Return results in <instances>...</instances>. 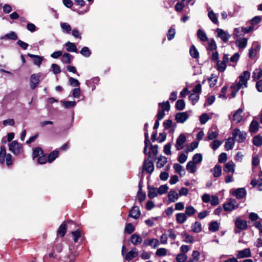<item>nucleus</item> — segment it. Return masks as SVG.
Masks as SVG:
<instances>
[{
  "instance_id": "1",
  "label": "nucleus",
  "mask_w": 262,
  "mask_h": 262,
  "mask_svg": "<svg viewBox=\"0 0 262 262\" xmlns=\"http://www.w3.org/2000/svg\"><path fill=\"white\" fill-rule=\"evenodd\" d=\"M232 138L234 140H236L238 143L244 142L247 137V133L244 132H242L238 128H235L233 130Z\"/></svg>"
},
{
  "instance_id": "2",
  "label": "nucleus",
  "mask_w": 262,
  "mask_h": 262,
  "mask_svg": "<svg viewBox=\"0 0 262 262\" xmlns=\"http://www.w3.org/2000/svg\"><path fill=\"white\" fill-rule=\"evenodd\" d=\"M9 149L15 155H18L23 151L21 144L16 141H12L9 145Z\"/></svg>"
},
{
  "instance_id": "3",
  "label": "nucleus",
  "mask_w": 262,
  "mask_h": 262,
  "mask_svg": "<svg viewBox=\"0 0 262 262\" xmlns=\"http://www.w3.org/2000/svg\"><path fill=\"white\" fill-rule=\"evenodd\" d=\"M235 226L236 227L234 229L235 233H239L242 230H246L248 227L247 222L239 219H237L235 221Z\"/></svg>"
},
{
  "instance_id": "4",
  "label": "nucleus",
  "mask_w": 262,
  "mask_h": 262,
  "mask_svg": "<svg viewBox=\"0 0 262 262\" xmlns=\"http://www.w3.org/2000/svg\"><path fill=\"white\" fill-rule=\"evenodd\" d=\"M215 32L217 33L216 36L220 38L224 42H227L231 36L228 32L220 28L216 29Z\"/></svg>"
},
{
  "instance_id": "5",
  "label": "nucleus",
  "mask_w": 262,
  "mask_h": 262,
  "mask_svg": "<svg viewBox=\"0 0 262 262\" xmlns=\"http://www.w3.org/2000/svg\"><path fill=\"white\" fill-rule=\"evenodd\" d=\"M250 73L248 71H244L239 76V82L241 85H244V87H247V82L249 79Z\"/></svg>"
},
{
  "instance_id": "6",
  "label": "nucleus",
  "mask_w": 262,
  "mask_h": 262,
  "mask_svg": "<svg viewBox=\"0 0 262 262\" xmlns=\"http://www.w3.org/2000/svg\"><path fill=\"white\" fill-rule=\"evenodd\" d=\"M40 74H33L30 77V88L35 89L39 82Z\"/></svg>"
},
{
  "instance_id": "7",
  "label": "nucleus",
  "mask_w": 262,
  "mask_h": 262,
  "mask_svg": "<svg viewBox=\"0 0 262 262\" xmlns=\"http://www.w3.org/2000/svg\"><path fill=\"white\" fill-rule=\"evenodd\" d=\"M246 190L244 188H239L233 190L232 195L237 199H241L246 196Z\"/></svg>"
},
{
  "instance_id": "8",
  "label": "nucleus",
  "mask_w": 262,
  "mask_h": 262,
  "mask_svg": "<svg viewBox=\"0 0 262 262\" xmlns=\"http://www.w3.org/2000/svg\"><path fill=\"white\" fill-rule=\"evenodd\" d=\"M189 115L187 112L178 113L175 116V119L178 123H183L188 118Z\"/></svg>"
},
{
  "instance_id": "9",
  "label": "nucleus",
  "mask_w": 262,
  "mask_h": 262,
  "mask_svg": "<svg viewBox=\"0 0 262 262\" xmlns=\"http://www.w3.org/2000/svg\"><path fill=\"white\" fill-rule=\"evenodd\" d=\"M143 169L149 173H152L154 170V165L152 162L145 159L143 165Z\"/></svg>"
},
{
  "instance_id": "10",
  "label": "nucleus",
  "mask_w": 262,
  "mask_h": 262,
  "mask_svg": "<svg viewBox=\"0 0 262 262\" xmlns=\"http://www.w3.org/2000/svg\"><path fill=\"white\" fill-rule=\"evenodd\" d=\"M186 139L185 136L181 134L179 135L176 141V147L177 150H179L183 148V144L186 142Z\"/></svg>"
},
{
  "instance_id": "11",
  "label": "nucleus",
  "mask_w": 262,
  "mask_h": 262,
  "mask_svg": "<svg viewBox=\"0 0 262 262\" xmlns=\"http://www.w3.org/2000/svg\"><path fill=\"white\" fill-rule=\"evenodd\" d=\"M141 215L140 208L138 206H135L131 209L128 216L131 217L134 219H138Z\"/></svg>"
},
{
  "instance_id": "12",
  "label": "nucleus",
  "mask_w": 262,
  "mask_h": 262,
  "mask_svg": "<svg viewBox=\"0 0 262 262\" xmlns=\"http://www.w3.org/2000/svg\"><path fill=\"white\" fill-rule=\"evenodd\" d=\"M143 245L151 246L153 248H155L159 245V241L156 238L147 239L144 240Z\"/></svg>"
},
{
  "instance_id": "13",
  "label": "nucleus",
  "mask_w": 262,
  "mask_h": 262,
  "mask_svg": "<svg viewBox=\"0 0 262 262\" xmlns=\"http://www.w3.org/2000/svg\"><path fill=\"white\" fill-rule=\"evenodd\" d=\"M251 253L249 248H246L243 250L238 251L237 253V258H243L251 256Z\"/></svg>"
},
{
  "instance_id": "14",
  "label": "nucleus",
  "mask_w": 262,
  "mask_h": 262,
  "mask_svg": "<svg viewBox=\"0 0 262 262\" xmlns=\"http://www.w3.org/2000/svg\"><path fill=\"white\" fill-rule=\"evenodd\" d=\"M144 137H145V140H144V144L145 146L144 148V153L145 155H148V159H152L153 158H151V153L150 151H148L147 152V147L149 145V144H150V141L149 140V136L148 133H145L144 134Z\"/></svg>"
},
{
  "instance_id": "15",
  "label": "nucleus",
  "mask_w": 262,
  "mask_h": 262,
  "mask_svg": "<svg viewBox=\"0 0 262 262\" xmlns=\"http://www.w3.org/2000/svg\"><path fill=\"white\" fill-rule=\"evenodd\" d=\"M138 254V251L136 248H134L126 253L124 258L126 260L129 261L131 260L134 257L136 256Z\"/></svg>"
},
{
  "instance_id": "16",
  "label": "nucleus",
  "mask_w": 262,
  "mask_h": 262,
  "mask_svg": "<svg viewBox=\"0 0 262 262\" xmlns=\"http://www.w3.org/2000/svg\"><path fill=\"white\" fill-rule=\"evenodd\" d=\"M168 198L169 202H175L178 200L179 194L176 192V191L171 190L168 193Z\"/></svg>"
},
{
  "instance_id": "17",
  "label": "nucleus",
  "mask_w": 262,
  "mask_h": 262,
  "mask_svg": "<svg viewBox=\"0 0 262 262\" xmlns=\"http://www.w3.org/2000/svg\"><path fill=\"white\" fill-rule=\"evenodd\" d=\"M243 112V110L239 108H238L233 114V121H235L236 123H239L242 120L243 117L242 116V114Z\"/></svg>"
},
{
  "instance_id": "18",
  "label": "nucleus",
  "mask_w": 262,
  "mask_h": 262,
  "mask_svg": "<svg viewBox=\"0 0 262 262\" xmlns=\"http://www.w3.org/2000/svg\"><path fill=\"white\" fill-rule=\"evenodd\" d=\"M235 165L233 162L229 161L225 164L224 171L226 173L229 172L233 173L235 171Z\"/></svg>"
},
{
  "instance_id": "19",
  "label": "nucleus",
  "mask_w": 262,
  "mask_h": 262,
  "mask_svg": "<svg viewBox=\"0 0 262 262\" xmlns=\"http://www.w3.org/2000/svg\"><path fill=\"white\" fill-rule=\"evenodd\" d=\"M148 196L149 199H152L156 197L159 193H158V189L154 187L148 186Z\"/></svg>"
},
{
  "instance_id": "20",
  "label": "nucleus",
  "mask_w": 262,
  "mask_h": 262,
  "mask_svg": "<svg viewBox=\"0 0 262 262\" xmlns=\"http://www.w3.org/2000/svg\"><path fill=\"white\" fill-rule=\"evenodd\" d=\"M130 242L134 245H138L142 242L141 236L137 234H133L130 236Z\"/></svg>"
},
{
  "instance_id": "21",
  "label": "nucleus",
  "mask_w": 262,
  "mask_h": 262,
  "mask_svg": "<svg viewBox=\"0 0 262 262\" xmlns=\"http://www.w3.org/2000/svg\"><path fill=\"white\" fill-rule=\"evenodd\" d=\"M28 55L30 57L34 58L33 62L35 65H36L38 67H39L40 66L43 60V58L41 57L38 55H33L30 53H29Z\"/></svg>"
},
{
  "instance_id": "22",
  "label": "nucleus",
  "mask_w": 262,
  "mask_h": 262,
  "mask_svg": "<svg viewBox=\"0 0 262 262\" xmlns=\"http://www.w3.org/2000/svg\"><path fill=\"white\" fill-rule=\"evenodd\" d=\"M66 47V50L68 52H77V49L75 43L68 41L64 45Z\"/></svg>"
},
{
  "instance_id": "23",
  "label": "nucleus",
  "mask_w": 262,
  "mask_h": 262,
  "mask_svg": "<svg viewBox=\"0 0 262 262\" xmlns=\"http://www.w3.org/2000/svg\"><path fill=\"white\" fill-rule=\"evenodd\" d=\"M61 61L63 63H70L73 59V56L69 53H64L62 55Z\"/></svg>"
},
{
  "instance_id": "24",
  "label": "nucleus",
  "mask_w": 262,
  "mask_h": 262,
  "mask_svg": "<svg viewBox=\"0 0 262 262\" xmlns=\"http://www.w3.org/2000/svg\"><path fill=\"white\" fill-rule=\"evenodd\" d=\"M176 221L179 224H183L187 220V216L184 213H178L176 215Z\"/></svg>"
},
{
  "instance_id": "25",
  "label": "nucleus",
  "mask_w": 262,
  "mask_h": 262,
  "mask_svg": "<svg viewBox=\"0 0 262 262\" xmlns=\"http://www.w3.org/2000/svg\"><path fill=\"white\" fill-rule=\"evenodd\" d=\"M234 145V140L231 138H229L225 142V147L226 150L232 149Z\"/></svg>"
},
{
  "instance_id": "26",
  "label": "nucleus",
  "mask_w": 262,
  "mask_h": 262,
  "mask_svg": "<svg viewBox=\"0 0 262 262\" xmlns=\"http://www.w3.org/2000/svg\"><path fill=\"white\" fill-rule=\"evenodd\" d=\"M211 171L213 172V175L215 178L219 177L222 174V167L216 165L213 169H211Z\"/></svg>"
},
{
  "instance_id": "27",
  "label": "nucleus",
  "mask_w": 262,
  "mask_h": 262,
  "mask_svg": "<svg viewBox=\"0 0 262 262\" xmlns=\"http://www.w3.org/2000/svg\"><path fill=\"white\" fill-rule=\"evenodd\" d=\"M67 226L64 222L62 223L59 227L57 233V235L63 237L66 233Z\"/></svg>"
},
{
  "instance_id": "28",
  "label": "nucleus",
  "mask_w": 262,
  "mask_h": 262,
  "mask_svg": "<svg viewBox=\"0 0 262 262\" xmlns=\"http://www.w3.org/2000/svg\"><path fill=\"white\" fill-rule=\"evenodd\" d=\"M167 158L165 156H161L158 159L157 167L158 168H161L164 166V165L167 163Z\"/></svg>"
},
{
  "instance_id": "29",
  "label": "nucleus",
  "mask_w": 262,
  "mask_h": 262,
  "mask_svg": "<svg viewBox=\"0 0 262 262\" xmlns=\"http://www.w3.org/2000/svg\"><path fill=\"white\" fill-rule=\"evenodd\" d=\"M196 166L192 161H189L186 165V169L191 173H194L196 170Z\"/></svg>"
},
{
  "instance_id": "30",
  "label": "nucleus",
  "mask_w": 262,
  "mask_h": 262,
  "mask_svg": "<svg viewBox=\"0 0 262 262\" xmlns=\"http://www.w3.org/2000/svg\"><path fill=\"white\" fill-rule=\"evenodd\" d=\"M173 168L175 170L176 172L179 173L180 175H184L185 174V171L182 166L178 163H176L173 165Z\"/></svg>"
},
{
  "instance_id": "31",
  "label": "nucleus",
  "mask_w": 262,
  "mask_h": 262,
  "mask_svg": "<svg viewBox=\"0 0 262 262\" xmlns=\"http://www.w3.org/2000/svg\"><path fill=\"white\" fill-rule=\"evenodd\" d=\"M259 127V123L257 121L253 120L249 126V130L252 133H255L257 131Z\"/></svg>"
},
{
  "instance_id": "32",
  "label": "nucleus",
  "mask_w": 262,
  "mask_h": 262,
  "mask_svg": "<svg viewBox=\"0 0 262 262\" xmlns=\"http://www.w3.org/2000/svg\"><path fill=\"white\" fill-rule=\"evenodd\" d=\"M209 230L211 232H216L219 229V225L216 221H212L209 224Z\"/></svg>"
},
{
  "instance_id": "33",
  "label": "nucleus",
  "mask_w": 262,
  "mask_h": 262,
  "mask_svg": "<svg viewBox=\"0 0 262 262\" xmlns=\"http://www.w3.org/2000/svg\"><path fill=\"white\" fill-rule=\"evenodd\" d=\"M236 44L239 48H245L247 44V39L245 38H240L236 41Z\"/></svg>"
},
{
  "instance_id": "34",
  "label": "nucleus",
  "mask_w": 262,
  "mask_h": 262,
  "mask_svg": "<svg viewBox=\"0 0 262 262\" xmlns=\"http://www.w3.org/2000/svg\"><path fill=\"white\" fill-rule=\"evenodd\" d=\"M150 146V151L151 153V158H153L152 159L155 158V157L157 156L158 152V146L157 145H153L150 142L149 144Z\"/></svg>"
},
{
  "instance_id": "35",
  "label": "nucleus",
  "mask_w": 262,
  "mask_h": 262,
  "mask_svg": "<svg viewBox=\"0 0 262 262\" xmlns=\"http://www.w3.org/2000/svg\"><path fill=\"white\" fill-rule=\"evenodd\" d=\"M159 106L160 107L161 111H169L170 110V104L168 101H166V102H163L162 103H159Z\"/></svg>"
},
{
  "instance_id": "36",
  "label": "nucleus",
  "mask_w": 262,
  "mask_h": 262,
  "mask_svg": "<svg viewBox=\"0 0 262 262\" xmlns=\"http://www.w3.org/2000/svg\"><path fill=\"white\" fill-rule=\"evenodd\" d=\"M197 35L202 41H206L208 40L206 33L201 29H199L197 31Z\"/></svg>"
},
{
  "instance_id": "37",
  "label": "nucleus",
  "mask_w": 262,
  "mask_h": 262,
  "mask_svg": "<svg viewBox=\"0 0 262 262\" xmlns=\"http://www.w3.org/2000/svg\"><path fill=\"white\" fill-rule=\"evenodd\" d=\"M192 231L195 233H199L202 230V225L201 223L199 222H195L191 226Z\"/></svg>"
},
{
  "instance_id": "38",
  "label": "nucleus",
  "mask_w": 262,
  "mask_h": 262,
  "mask_svg": "<svg viewBox=\"0 0 262 262\" xmlns=\"http://www.w3.org/2000/svg\"><path fill=\"white\" fill-rule=\"evenodd\" d=\"M58 156V151L54 150L47 156L48 162L49 163L52 162Z\"/></svg>"
},
{
  "instance_id": "39",
  "label": "nucleus",
  "mask_w": 262,
  "mask_h": 262,
  "mask_svg": "<svg viewBox=\"0 0 262 262\" xmlns=\"http://www.w3.org/2000/svg\"><path fill=\"white\" fill-rule=\"evenodd\" d=\"M253 144L257 147L262 145V137L260 135H256L253 138Z\"/></svg>"
},
{
  "instance_id": "40",
  "label": "nucleus",
  "mask_w": 262,
  "mask_h": 262,
  "mask_svg": "<svg viewBox=\"0 0 262 262\" xmlns=\"http://www.w3.org/2000/svg\"><path fill=\"white\" fill-rule=\"evenodd\" d=\"M262 76V69H255L252 75V78L254 80H258Z\"/></svg>"
},
{
  "instance_id": "41",
  "label": "nucleus",
  "mask_w": 262,
  "mask_h": 262,
  "mask_svg": "<svg viewBox=\"0 0 262 262\" xmlns=\"http://www.w3.org/2000/svg\"><path fill=\"white\" fill-rule=\"evenodd\" d=\"M6 156V149L5 147L4 146H1L0 150V163H4Z\"/></svg>"
},
{
  "instance_id": "42",
  "label": "nucleus",
  "mask_w": 262,
  "mask_h": 262,
  "mask_svg": "<svg viewBox=\"0 0 262 262\" xmlns=\"http://www.w3.org/2000/svg\"><path fill=\"white\" fill-rule=\"evenodd\" d=\"M189 53L193 58H197L199 56V53L194 45L190 47Z\"/></svg>"
},
{
  "instance_id": "43",
  "label": "nucleus",
  "mask_w": 262,
  "mask_h": 262,
  "mask_svg": "<svg viewBox=\"0 0 262 262\" xmlns=\"http://www.w3.org/2000/svg\"><path fill=\"white\" fill-rule=\"evenodd\" d=\"M185 106V103L184 100H178L176 103V108L177 110H183Z\"/></svg>"
},
{
  "instance_id": "44",
  "label": "nucleus",
  "mask_w": 262,
  "mask_h": 262,
  "mask_svg": "<svg viewBox=\"0 0 262 262\" xmlns=\"http://www.w3.org/2000/svg\"><path fill=\"white\" fill-rule=\"evenodd\" d=\"M217 70L220 72L225 71L227 67L226 63L220 60L217 61Z\"/></svg>"
},
{
  "instance_id": "45",
  "label": "nucleus",
  "mask_w": 262,
  "mask_h": 262,
  "mask_svg": "<svg viewBox=\"0 0 262 262\" xmlns=\"http://www.w3.org/2000/svg\"><path fill=\"white\" fill-rule=\"evenodd\" d=\"M217 46L214 39L212 38L208 41V46L207 50L209 51H214L216 49Z\"/></svg>"
},
{
  "instance_id": "46",
  "label": "nucleus",
  "mask_w": 262,
  "mask_h": 262,
  "mask_svg": "<svg viewBox=\"0 0 262 262\" xmlns=\"http://www.w3.org/2000/svg\"><path fill=\"white\" fill-rule=\"evenodd\" d=\"M135 230V227L131 223H127L125 225L124 231L127 234H132Z\"/></svg>"
},
{
  "instance_id": "47",
  "label": "nucleus",
  "mask_w": 262,
  "mask_h": 262,
  "mask_svg": "<svg viewBox=\"0 0 262 262\" xmlns=\"http://www.w3.org/2000/svg\"><path fill=\"white\" fill-rule=\"evenodd\" d=\"M60 26L63 32L64 33H69L71 30V27L70 25L67 23H61L60 24Z\"/></svg>"
},
{
  "instance_id": "48",
  "label": "nucleus",
  "mask_w": 262,
  "mask_h": 262,
  "mask_svg": "<svg viewBox=\"0 0 262 262\" xmlns=\"http://www.w3.org/2000/svg\"><path fill=\"white\" fill-rule=\"evenodd\" d=\"M196 212L195 208L192 206H189L186 207L185 209V214L189 216L193 215Z\"/></svg>"
},
{
  "instance_id": "49",
  "label": "nucleus",
  "mask_w": 262,
  "mask_h": 262,
  "mask_svg": "<svg viewBox=\"0 0 262 262\" xmlns=\"http://www.w3.org/2000/svg\"><path fill=\"white\" fill-rule=\"evenodd\" d=\"M43 154V151L42 149L40 147H35L33 150V159H34L35 158L37 157H39L40 155Z\"/></svg>"
},
{
  "instance_id": "50",
  "label": "nucleus",
  "mask_w": 262,
  "mask_h": 262,
  "mask_svg": "<svg viewBox=\"0 0 262 262\" xmlns=\"http://www.w3.org/2000/svg\"><path fill=\"white\" fill-rule=\"evenodd\" d=\"M208 17L214 24H217L219 23L216 14H215L213 11H211L209 12Z\"/></svg>"
},
{
  "instance_id": "51",
  "label": "nucleus",
  "mask_w": 262,
  "mask_h": 262,
  "mask_svg": "<svg viewBox=\"0 0 262 262\" xmlns=\"http://www.w3.org/2000/svg\"><path fill=\"white\" fill-rule=\"evenodd\" d=\"M189 100L191 101L193 105H194L199 99V95L198 94H191L189 96Z\"/></svg>"
},
{
  "instance_id": "52",
  "label": "nucleus",
  "mask_w": 262,
  "mask_h": 262,
  "mask_svg": "<svg viewBox=\"0 0 262 262\" xmlns=\"http://www.w3.org/2000/svg\"><path fill=\"white\" fill-rule=\"evenodd\" d=\"M61 103H62L63 106L66 108H71L73 107L76 105V102L75 101H60Z\"/></svg>"
},
{
  "instance_id": "53",
  "label": "nucleus",
  "mask_w": 262,
  "mask_h": 262,
  "mask_svg": "<svg viewBox=\"0 0 262 262\" xmlns=\"http://www.w3.org/2000/svg\"><path fill=\"white\" fill-rule=\"evenodd\" d=\"M219 134L216 131L209 130L207 134V138L209 140H212L217 137Z\"/></svg>"
},
{
  "instance_id": "54",
  "label": "nucleus",
  "mask_w": 262,
  "mask_h": 262,
  "mask_svg": "<svg viewBox=\"0 0 262 262\" xmlns=\"http://www.w3.org/2000/svg\"><path fill=\"white\" fill-rule=\"evenodd\" d=\"M71 233L73 236L74 242H77L78 238L81 235V231L79 229H77L76 231H72Z\"/></svg>"
},
{
  "instance_id": "55",
  "label": "nucleus",
  "mask_w": 262,
  "mask_h": 262,
  "mask_svg": "<svg viewBox=\"0 0 262 262\" xmlns=\"http://www.w3.org/2000/svg\"><path fill=\"white\" fill-rule=\"evenodd\" d=\"M187 259V256L185 253H179L176 257V260L178 262H185Z\"/></svg>"
},
{
  "instance_id": "56",
  "label": "nucleus",
  "mask_w": 262,
  "mask_h": 262,
  "mask_svg": "<svg viewBox=\"0 0 262 262\" xmlns=\"http://www.w3.org/2000/svg\"><path fill=\"white\" fill-rule=\"evenodd\" d=\"M202 161V156L201 154H195L192 158V162L194 164H199Z\"/></svg>"
},
{
  "instance_id": "57",
  "label": "nucleus",
  "mask_w": 262,
  "mask_h": 262,
  "mask_svg": "<svg viewBox=\"0 0 262 262\" xmlns=\"http://www.w3.org/2000/svg\"><path fill=\"white\" fill-rule=\"evenodd\" d=\"M168 189V187L166 185H162L158 189V193L160 195L165 194Z\"/></svg>"
},
{
  "instance_id": "58",
  "label": "nucleus",
  "mask_w": 262,
  "mask_h": 262,
  "mask_svg": "<svg viewBox=\"0 0 262 262\" xmlns=\"http://www.w3.org/2000/svg\"><path fill=\"white\" fill-rule=\"evenodd\" d=\"M5 37H7V39L15 40L17 39V35L15 32L13 31H11L10 33H8L5 35Z\"/></svg>"
},
{
  "instance_id": "59",
  "label": "nucleus",
  "mask_w": 262,
  "mask_h": 262,
  "mask_svg": "<svg viewBox=\"0 0 262 262\" xmlns=\"http://www.w3.org/2000/svg\"><path fill=\"white\" fill-rule=\"evenodd\" d=\"M223 208L226 211H231L234 210L233 204H231L229 201L226 203L224 204Z\"/></svg>"
},
{
  "instance_id": "60",
  "label": "nucleus",
  "mask_w": 262,
  "mask_h": 262,
  "mask_svg": "<svg viewBox=\"0 0 262 262\" xmlns=\"http://www.w3.org/2000/svg\"><path fill=\"white\" fill-rule=\"evenodd\" d=\"M176 32L175 29L172 28H170L167 33V38L169 40H171L175 36Z\"/></svg>"
},
{
  "instance_id": "61",
  "label": "nucleus",
  "mask_w": 262,
  "mask_h": 262,
  "mask_svg": "<svg viewBox=\"0 0 262 262\" xmlns=\"http://www.w3.org/2000/svg\"><path fill=\"white\" fill-rule=\"evenodd\" d=\"M222 144V142L218 140H214L210 145V147L212 148L213 150H215L217 149Z\"/></svg>"
},
{
  "instance_id": "62",
  "label": "nucleus",
  "mask_w": 262,
  "mask_h": 262,
  "mask_svg": "<svg viewBox=\"0 0 262 262\" xmlns=\"http://www.w3.org/2000/svg\"><path fill=\"white\" fill-rule=\"evenodd\" d=\"M80 53L86 57H89L91 54L89 48L86 47H84L82 48L80 51Z\"/></svg>"
},
{
  "instance_id": "63",
  "label": "nucleus",
  "mask_w": 262,
  "mask_h": 262,
  "mask_svg": "<svg viewBox=\"0 0 262 262\" xmlns=\"http://www.w3.org/2000/svg\"><path fill=\"white\" fill-rule=\"evenodd\" d=\"M209 118L207 114L204 113L200 117V121L202 124L206 123L209 120Z\"/></svg>"
},
{
  "instance_id": "64",
  "label": "nucleus",
  "mask_w": 262,
  "mask_h": 262,
  "mask_svg": "<svg viewBox=\"0 0 262 262\" xmlns=\"http://www.w3.org/2000/svg\"><path fill=\"white\" fill-rule=\"evenodd\" d=\"M51 68L53 73L55 74H59L61 72L60 67L56 63H53L51 65Z\"/></svg>"
}]
</instances>
